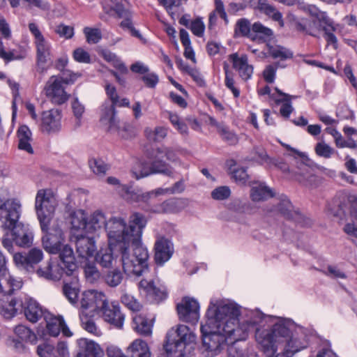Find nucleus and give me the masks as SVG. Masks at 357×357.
Returning a JSON list of instances; mask_svg holds the SVG:
<instances>
[{
    "label": "nucleus",
    "instance_id": "bb28decb",
    "mask_svg": "<svg viewBox=\"0 0 357 357\" xmlns=\"http://www.w3.org/2000/svg\"><path fill=\"white\" fill-rule=\"evenodd\" d=\"M115 218L123 219L121 217H114L107 221L104 213L99 211H95L91 214L89 220H87L86 234H92L96 233L99 230H101L104 226L106 231L107 232V225L110 220Z\"/></svg>",
    "mask_w": 357,
    "mask_h": 357
},
{
    "label": "nucleus",
    "instance_id": "ddd939ff",
    "mask_svg": "<svg viewBox=\"0 0 357 357\" xmlns=\"http://www.w3.org/2000/svg\"><path fill=\"white\" fill-rule=\"evenodd\" d=\"M43 259V253L39 248H32L26 255L17 252L13 255V261L15 265L19 268L28 273L34 272L35 265L40 262Z\"/></svg>",
    "mask_w": 357,
    "mask_h": 357
},
{
    "label": "nucleus",
    "instance_id": "cd10ccee",
    "mask_svg": "<svg viewBox=\"0 0 357 357\" xmlns=\"http://www.w3.org/2000/svg\"><path fill=\"white\" fill-rule=\"evenodd\" d=\"M208 124L217 129L218 132L220 135L222 139L227 142L230 145H235L238 142L237 135L222 122H218L213 117L208 118Z\"/></svg>",
    "mask_w": 357,
    "mask_h": 357
},
{
    "label": "nucleus",
    "instance_id": "13d9d810",
    "mask_svg": "<svg viewBox=\"0 0 357 357\" xmlns=\"http://www.w3.org/2000/svg\"><path fill=\"white\" fill-rule=\"evenodd\" d=\"M37 354L40 357H57L54 347L49 344H42L37 347Z\"/></svg>",
    "mask_w": 357,
    "mask_h": 357
},
{
    "label": "nucleus",
    "instance_id": "de8ad7c7",
    "mask_svg": "<svg viewBox=\"0 0 357 357\" xmlns=\"http://www.w3.org/2000/svg\"><path fill=\"white\" fill-rule=\"evenodd\" d=\"M63 291L65 296L72 304L77 303L79 288L73 283H66L63 287Z\"/></svg>",
    "mask_w": 357,
    "mask_h": 357
},
{
    "label": "nucleus",
    "instance_id": "423d86ee",
    "mask_svg": "<svg viewBox=\"0 0 357 357\" xmlns=\"http://www.w3.org/2000/svg\"><path fill=\"white\" fill-rule=\"evenodd\" d=\"M6 230L2 239L3 247L10 252L13 251V243L20 247H29L32 244L33 234L28 226H25L18 220L10 227H3Z\"/></svg>",
    "mask_w": 357,
    "mask_h": 357
},
{
    "label": "nucleus",
    "instance_id": "f3484780",
    "mask_svg": "<svg viewBox=\"0 0 357 357\" xmlns=\"http://www.w3.org/2000/svg\"><path fill=\"white\" fill-rule=\"evenodd\" d=\"M102 319L114 327L121 329L124 322V315L122 314L120 307L113 303L109 304L108 300L106 304L101 308L100 313Z\"/></svg>",
    "mask_w": 357,
    "mask_h": 357
},
{
    "label": "nucleus",
    "instance_id": "6ab92c4d",
    "mask_svg": "<svg viewBox=\"0 0 357 357\" xmlns=\"http://www.w3.org/2000/svg\"><path fill=\"white\" fill-rule=\"evenodd\" d=\"M123 189L126 190L123 195L124 199L130 202H148L158 196L165 195V190L162 188L146 192L140 190H134L132 187H123Z\"/></svg>",
    "mask_w": 357,
    "mask_h": 357
},
{
    "label": "nucleus",
    "instance_id": "1a4fd4ad",
    "mask_svg": "<svg viewBox=\"0 0 357 357\" xmlns=\"http://www.w3.org/2000/svg\"><path fill=\"white\" fill-rule=\"evenodd\" d=\"M43 236L42 245L45 250L50 254H57L61 250L65 242L64 234L57 222L40 225Z\"/></svg>",
    "mask_w": 357,
    "mask_h": 357
},
{
    "label": "nucleus",
    "instance_id": "338daca9",
    "mask_svg": "<svg viewBox=\"0 0 357 357\" xmlns=\"http://www.w3.org/2000/svg\"><path fill=\"white\" fill-rule=\"evenodd\" d=\"M105 89L107 97L110 99V104H116L119 102V96L116 87L109 83H106Z\"/></svg>",
    "mask_w": 357,
    "mask_h": 357
},
{
    "label": "nucleus",
    "instance_id": "e433bc0d",
    "mask_svg": "<svg viewBox=\"0 0 357 357\" xmlns=\"http://www.w3.org/2000/svg\"><path fill=\"white\" fill-rule=\"evenodd\" d=\"M132 328L139 334L149 336L152 333L153 323L141 314H135L132 317Z\"/></svg>",
    "mask_w": 357,
    "mask_h": 357
},
{
    "label": "nucleus",
    "instance_id": "3c124183",
    "mask_svg": "<svg viewBox=\"0 0 357 357\" xmlns=\"http://www.w3.org/2000/svg\"><path fill=\"white\" fill-rule=\"evenodd\" d=\"M314 151L317 155L324 158H330L335 153V150L324 142H318Z\"/></svg>",
    "mask_w": 357,
    "mask_h": 357
},
{
    "label": "nucleus",
    "instance_id": "79ce46f5",
    "mask_svg": "<svg viewBox=\"0 0 357 357\" xmlns=\"http://www.w3.org/2000/svg\"><path fill=\"white\" fill-rule=\"evenodd\" d=\"M50 273H45L47 280H59L63 274H66L65 266L59 261H49Z\"/></svg>",
    "mask_w": 357,
    "mask_h": 357
},
{
    "label": "nucleus",
    "instance_id": "0eeeda50",
    "mask_svg": "<svg viewBox=\"0 0 357 357\" xmlns=\"http://www.w3.org/2000/svg\"><path fill=\"white\" fill-rule=\"evenodd\" d=\"M195 340L196 335L189 327L179 325L176 330L172 329L168 333L164 349L169 354L178 353L179 356H183L185 346L194 343Z\"/></svg>",
    "mask_w": 357,
    "mask_h": 357
},
{
    "label": "nucleus",
    "instance_id": "2f4dec72",
    "mask_svg": "<svg viewBox=\"0 0 357 357\" xmlns=\"http://www.w3.org/2000/svg\"><path fill=\"white\" fill-rule=\"evenodd\" d=\"M77 344L81 351L76 357H97L102 353L100 346L94 341L81 338L77 340Z\"/></svg>",
    "mask_w": 357,
    "mask_h": 357
},
{
    "label": "nucleus",
    "instance_id": "a18cd8bd",
    "mask_svg": "<svg viewBox=\"0 0 357 357\" xmlns=\"http://www.w3.org/2000/svg\"><path fill=\"white\" fill-rule=\"evenodd\" d=\"M252 31L256 33V36L252 38L254 40L258 39L259 40L265 42L273 35V31L271 29L264 26L259 22L253 24Z\"/></svg>",
    "mask_w": 357,
    "mask_h": 357
},
{
    "label": "nucleus",
    "instance_id": "6e6d98bb",
    "mask_svg": "<svg viewBox=\"0 0 357 357\" xmlns=\"http://www.w3.org/2000/svg\"><path fill=\"white\" fill-rule=\"evenodd\" d=\"M351 222L347 223L343 230L348 235L357 238V213L351 211Z\"/></svg>",
    "mask_w": 357,
    "mask_h": 357
},
{
    "label": "nucleus",
    "instance_id": "72a5a7b5",
    "mask_svg": "<svg viewBox=\"0 0 357 357\" xmlns=\"http://www.w3.org/2000/svg\"><path fill=\"white\" fill-rule=\"evenodd\" d=\"M139 287L142 289L147 296L155 301H161L166 297L165 291L158 288L153 280H142L139 283Z\"/></svg>",
    "mask_w": 357,
    "mask_h": 357
},
{
    "label": "nucleus",
    "instance_id": "8fccbe9b",
    "mask_svg": "<svg viewBox=\"0 0 357 357\" xmlns=\"http://www.w3.org/2000/svg\"><path fill=\"white\" fill-rule=\"evenodd\" d=\"M15 334L22 340L33 342L36 335L29 328L24 325H18L14 328Z\"/></svg>",
    "mask_w": 357,
    "mask_h": 357
},
{
    "label": "nucleus",
    "instance_id": "9b49d317",
    "mask_svg": "<svg viewBox=\"0 0 357 357\" xmlns=\"http://www.w3.org/2000/svg\"><path fill=\"white\" fill-rule=\"evenodd\" d=\"M100 120L102 125L107 127L109 132L116 133L123 138L127 137L125 132L129 126L118 119L114 105L105 102L102 105Z\"/></svg>",
    "mask_w": 357,
    "mask_h": 357
},
{
    "label": "nucleus",
    "instance_id": "a211bd4d",
    "mask_svg": "<svg viewBox=\"0 0 357 357\" xmlns=\"http://www.w3.org/2000/svg\"><path fill=\"white\" fill-rule=\"evenodd\" d=\"M22 303L20 311L23 310L26 319L31 323H36L43 317L45 318L47 313L36 300L26 295L22 297Z\"/></svg>",
    "mask_w": 357,
    "mask_h": 357
},
{
    "label": "nucleus",
    "instance_id": "603ef678",
    "mask_svg": "<svg viewBox=\"0 0 357 357\" xmlns=\"http://www.w3.org/2000/svg\"><path fill=\"white\" fill-rule=\"evenodd\" d=\"M169 120L173 126L182 135L188 134V128L187 125L180 120L178 116L176 114L169 112Z\"/></svg>",
    "mask_w": 357,
    "mask_h": 357
},
{
    "label": "nucleus",
    "instance_id": "4c0bfd02",
    "mask_svg": "<svg viewBox=\"0 0 357 357\" xmlns=\"http://www.w3.org/2000/svg\"><path fill=\"white\" fill-rule=\"evenodd\" d=\"M17 137L19 139L18 147L29 153H33V149L31 144L32 141L31 132L26 126H22L17 130Z\"/></svg>",
    "mask_w": 357,
    "mask_h": 357
},
{
    "label": "nucleus",
    "instance_id": "4d7b16f0",
    "mask_svg": "<svg viewBox=\"0 0 357 357\" xmlns=\"http://www.w3.org/2000/svg\"><path fill=\"white\" fill-rule=\"evenodd\" d=\"M84 33L86 38V41L89 43L96 44L101 39V33L98 29H91L85 27Z\"/></svg>",
    "mask_w": 357,
    "mask_h": 357
},
{
    "label": "nucleus",
    "instance_id": "473e14b6",
    "mask_svg": "<svg viewBox=\"0 0 357 357\" xmlns=\"http://www.w3.org/2000/svg\"><path fill=\"white\" fill-rule=\"evenodd\" d=\"M128 357H150L151 352L148 344L142 339H136L128 347Z\"/></svg>",
    "mask_w": 357,
    "mask_h": 357
},
{
    "label": "nucleus",
    "instance_id": "9d476101",
    "mask_svg": "<svg viewBox=\"0 0 357 357\" xmlns=\"http://www.w3.org/2000/svg\"><path fill=\"white\" fill-rule=\"evenodd\" d=\"M107 296L101 291L88 290L82 293L79 299V313L94 314H99L100 310L106 304Z\"/></svg>",
    "mask_w": 357,
    "mask_h": 357
},
{
    "label": "nucleus",
    "instance_id": "f704fd0d",
    "mask_svg": "<svg viewBox=\"0 0 357 357\" xmlns=\"http://www.w3.org/2000/svg\"><path fill=\"white\" fill-rule=\"evenodd\" d=\"M71 231L73 235L76 231H84L86 234L87 215L82 210H77L70 215Z\"/></svg>",
    "mask_w": 357,
    "mask_h": 357
},
{
    "label": "nucleus",
    "instance_id": "39448f33",
    "mask_svg": "<svg viewBox=\"0 0 357 357\" xmlns=\"http://www.w3.org/2000/svg\"><path fill=\"white\" fill-rule=\"evenodd\" d=\"M59 200L56 193L51 189H40L36 196L35 208L40 225L53 222V217Z\"/></svg>",
    "mask_w": 357,
    "mask_h": 357
},
{
    "label": "nucleus",
    "instance_id": "4be33fe9",
    "mask_svg": "<svg viewBox=\"0 0 357 357\" xmlns=\"http://www.w3.org/2000/svg\"><path fill=\"white\" fill-rule=\"evenodd\" d=\"M108 238V245L101 248L96 255V261L104 268H110L116 261L115 251L119 252V245L116 243L112 244Z\"/></svg>",
    "mask_w": 357,
    "mask_h": 357
},
{
    "label": "nucleus",
    "instance_id": "864d4df0",
    "mask_svg": "<svg viewBox=\"0 0 357 357\" xmlns=\"http://www.w3.org/2000/svg\"><path fill=\"white\" fill-rule=\"evenodd\" d=\"M121 302L132 311H139L142 307L140 303L134 296L128 293L123 294Z\"/></svg>",
    "mask_w": 357,
    "mask_h": 357
},
{
    "label": "nucleus",
    "instance_id": "0e129e2a",
    "mask_svg": "<svg viewBox=\"0 0 357 357\" xmlns=\"http://www.w3.org/2000/svg\"><path fill=\"white\" fill-rule=\"evenodd\" d=\"M255 157L253 159L258 163L263 165L266 164L268 167L271 166V163L273 162V158H271L263 150H255Z\"/></svg>",
    "mask_w": 357,
    "mask_h": 357
},
{
    "label": "nucleus",
    "instance_id": "a878e982",
    "mask_svg": "<svg viewBox=\"0 0 357 357\" xmlns=\"http://www.w3.org/2000/svg\"><path fill=\"white\" fill-rule=\"evenodd\" d=\"M295 178L301 183L306 186H314L317 184L318 178L314 174V169L307 165L301 163L298 167V171L294 174Z\"/></svg>",
    "mask_w": 357,
    "mask_h": 357
},
{
    "label": "nucleus",
    "instance_id": "5fc2aeb1",
    "mask_svg": "<svg viewBox=\"0 0 357 357\" xmlns=\"http://www.w3.org/2000/svg\"><path fill=\"white\" fill-rule=\"evenodd\" d=\"M84 274L88 282H95L100 278V272L93 264H87L84 266Z\"/></svg>",
    "mask_w": 357,
    "mask_h": 357
},
{
    "label": "nucleus",
    "instance_id": "c85d7f7f",
    "mask_svg": "<svg viewBox=\"0 0 357 357\" xmlns=\"http://www.w3.org/2000/svg\"><path fill=\"white\" fill-rule=\"evenodd\" d=\"M274 193L265 183L255 181L252 183L250 197L253 202H263L272 197Z\"/></svg>",
    "mask_w": 357,
    "mask_h": 357
},
{
    "label": "nucleus",
    "instance_id": "2eb2a0df",
    "mask_svg": "<svg viewBox=\"0 0 357 357\" xmlns=\"http://www.w3.org/2000/svg\"><path fill=\"white\" fill-rule=\"evenodd\" d=\"M264 215L266 216H275L280 214L287 218H293L294 207L285 195L280 196L275 200V203L266 206L263 209Z\"/></svg>",
    "mask_w": 357,
    "mask_h": 357
},
{
    "label": "nucleus",
    "instance_id": "a19ab883",
    "mask_svg": "<svg viewBox=\"0 0 357 357\" xmlns=\"http://www.w3.org/2000/svg\"><path fill=\"white\" fill-rule=\"evenodd\" d=\"M79 316L81 325L85 331L96 336H100L102 335L101 331L96 325L93 319H92V316H93V314H83V312H79Z\"/></svg>",
    "mask_w": 357,
    "mask_h": 357
},
{
    "label": "nucleus",
    "instance_id": "aec40b11",
    "mask_svg": "<svg viewBox=\"0 0 357 357\" xmlns=\"http://www.w3.org/2000/svg\"><path fill=\"white\" fill-rule=\"evenodd\" d=\"M61 114L59 109H50L42 114V130L44 132L51 133L56 132L61 128Z\"/></svg>",
    "mask_w": 357,
    "mask_h": 357
},
{
    "label": "nucleus",
    "instance_id": "37998d69",
    "mask_svg": "<svg viewBox=\"0 0 357 357\" xmlns=\"http://www.w3.org/2000/svg\"><path fill=\"white\" fill-rule=\"evenodd\" d=\"M277 93L283 96L281 99L275 100L277 104L282 103L280 112L281 115L285 118H289L291 113L293 112L294 108L291 105V98H292L289 94L282 93L280 89L275 88Z\"/></svg>",
    "mask_w": 357,
    "mask_h": 357
},
{
    "label": "nucleus",
    "instance_id": "c03bdc74",
    "mask_svg": "<svg viewBox=\"0 0 357 357\" xmlns=\"http://www.w3.org/2000/svg\"><path fill=\"white\" fill-rule=\"evenodd\" d=\"M268 53L273 59H287L291 58L293 54L289 50L280 45H266Z\"/></svg>",
    "mask_w": 357,
    "mask_h": 357
},
{
    "label": "nucleus",
    "instance_id": "f03ea898",
    "mask_svg": "<svg viewBox=\"0 0 357 357\" xmlns=\"http://www.w3.org/2000/svg\"><path fill=\"white\" fill-rule=\"evenodd\" d=\"M145 216L132 213L127 225L124 219L115 218L107 225V238L119 245L123 272L128 276H141L149 272V252L142 244V231L146 225Z\"/></svg>",
    "mask_w": 357,
    "mask_h": 357
},
{
    "label": "nucleus",
    "instance_id": "20e7f679",
    "mask_svg": "<svg viewBox=\"0 0 357 357\" xmlns=\"http://www.w3.org/2000/svg\"><path fill=\"white\" fill-rule=\"evenodd\" d=\"M291 326V320L280 319L271 328H256V342L266 356H275L278 345L287 338Z\"/></svg>",
    "mask_w": 357,
    "mask_h": 357
},
{
    "label": "nucleus",
    "instance_id": "7ed1b4c3",
    "mask_svg": "<svg viewBox=\"0 0 357 357\" xmlns=\"http://www.w3.org/2000/svg\"><path fill=\"white\" fill-rule=\"evenodd\" d=\"M180 153L179 149L164 145L147 150L146 156L150 162L144 160H137L132 168V174L136 179L157 174L172 176L174 174L173 167L162 159L165 158L172 163L180 164Z\"/></svg>",
    "mask_w": 357,
    "mask_h": 357
},
{
    "label": "nucleus",
    "instance_id": "f257e3e1",
    "mask_svg": "<svg viewBox=\"0 0 357 357\" xmlns=\"http://www.w3.org/2000/svg\"><path fill=\"white\" fill-rule=\"evenodd\" d=\"M239 307L229 301L213 298L206 312V321L202 324L203 347L206 355H218L227 344L228 357H259L253 349L236 344L246 340L250 331L261 324L266 316L258 310H245L241 320Z\"/></svg>",
    "mask_w": 357,
    "mask_h": 357
},
{
    "label": "nucleus",
    "instance_id": "09e8293b",
    "mask_svg": "<svg viewBox=\"0 0 357 357\" xmlns=\"http://www.w3.org/2000/svg\"><path fill=\"white\" fill-rule=\"evenodd\" d=\"M89 165L93 172L97 175H104L108 169L107 165L100 158H91Z\"/></svg>",
    "mask_w": 357,
    "mask_h": 357
},
{
    "label": "nucleus",
    "instance_id": "f8f14e48",
    "mask_svg": "<svg viewBox=\"0 0 357 357\" xmlns=\"http://www.w3.org/2000/svg\"><path fill=\"white\" fill-rule=\"evenodd\" d=\"M69 82L58 76H52L45 84L44 91L46 97L55 105H62L69 98L64 84Z\"/></svg>",
    "mask_w": 357,
    "mask_h": 357
},
{
    "label": "nucleus",
    "instance_id": "5701e85b",
    "mask_svg": "<svg viewBox=\"0 0 357 357\" xmlns=\"http://www.w3.org/2000/svg\"><path fill=\"white\" fill-rule=\"evenodd\" d=\"M34 44L36 48L37 70L44 73L47 70L46 64L51 59V46L45 39Z\"/></svg>",
    "mask_w": 357,
    "mask_h": 357
},
{
    "label": "nucleus",
    "instance_id": "4468645a",
    "mask_svg": "<svg viewBox=\"0 0 357 357\" xmlns=\"http://www.w3.org/2000/svg\"><path fill=\"white\" fill-rule=\"evenodd\" d=\"M177 312L180 319L183 321L196 324L199 319V305L190 297H185L177 305Z\"/></svg>",
    "mask_w": 357,
    "mask_h": 357
},
{
    "label": "nucleus",
    "instance_id": "c9c22d12",
    "mask_svg": "<svg viewBox=\"0 0 357 357\" xmlns=\"http://www.w3.org/2000/svg\"><path fill=\"white\" fill-rule=\"evenodd\" d=\"M255 8L278 22L280 26H284L282 13L270 5L267 0H258Z\"/></svg>",
    "mask_w": 357,
    "mask_h": 357
},
{
    "label": "nucleus",
    "instance_id": "bf43d9fd",
    "mask_svg": "<svg viewBox=\"0 0 357 357\" xmlns=\"http://www.w3.org/2000/svg\"><path fill=\"white\" fill-rule=\"evenodd\" d=\"M55 32L62 38L70 39L74 36V28L71 26L61 24L56 26Z\"/></svg>",
    "mask_w": 357,
    "mask_h": 357
},
{
    "label": "nucleus",
    "instance_id": "680f3d73",
    "mask_svg": "<svg viewBox=\"0 0 357 357\" xmlns=\"http://www.w3.org/2000/svg\"><path fill=\"white\" fill-rule=\"evenodd\" d=\"M189 29L195 36L202 37L204 32L205 25L202 19L197 18L191 22Z\"/></svg>",
    "mask_w": 357,
    "mask_h": 357
},
{
    "label": "nucleus",
    "instance_id": "58836bf2",
    "mask_svg": "<svg viewBox=\"0 0 357 357\" xmlns=\"http://www.w3.org/2000/svg\"><path fill=\"white\" fill-rule=\"evenodd\" d=\"M44 319L46 321V328L48 334L53 337L58 336L63 324V318L54 316L50 312H47L45 314Z\"/></svg>",
    "mask_w": 357,
    "mask_h": 357
},
{
    "label": "nucleus",
    "instance_id": "e2e57ef3",
    "mask_svg": "<svg viewBox=\"0 0 357 357\" xmlns=\"http://www.w3.org/2000/svg\"><path fill=\"white\" fill-rule=\"evenodd\" d=\"M73 56L74 59L77 62L84 63H89L91 62L89 54L81 47L75 50Z\"/></svg>",
    "mask_w": 357,
    "mask_h": 357
},
{
    "label": "nucleus",
    "instance_id": "393cba45",
    "mask_svg": "<svg viewBox=\"0 0 357 357\" xmlns=\"http://www.w3.org/2000/svg\"><path fill=\"white\" fill-rule=\"evenodd\" d=\"M22 286L21 280L14 278L7 270L0 271V294L10 295Z\"/></svg>",
    "mask_w": 357,
    "mask_h": 357
},
{
    "label": "nucleus",
    "instance_id": "6e6552de",
    "mask_svg": "<svg viewBox=\"0 0 357 357\" xmlns=\"http://www.w3.org/2000/svg\"><path fill=\"white\" fill-rule=\"evenodd\" d=\"M21 206L20 201L10 198L8 189H0V221L2 227H10L19 220Z\"/></svg>",
    "mask_w": 357,
    "mask_h": 357
},
{
    "label": "nucleus",
    "instance_id": "ea45409f",
    "mask_svg": "<svg viewBox=\"0 0 357 357\" xmlns=\"http://www.w3.org/2000/svg\"><path fill=\"white\" fill-rule=\"evenodd\" d=\"M168 128L165 126H157L154 128L146 127L144 129L146 138L151 142H159L166 138Z\"/></svg>",
    "mask_w": 357,
    "mask_h": 357
},
{
    "label": "nucleus",
    "instance_id": "69168bd1",
    "mask_svg": "<svg viewBox=\"0 0 357 357\" xmlns=\"http://www.w3.org/2000/svg\"><path fill=\"white\" fill-rule=\"evenodd\" d=\"M142 79L149 88H154L159 81L158 76L154 73H149V71L142 77Z\"/></svg>",
    "mask_w": 357,
    "mask_h": 357
},
{
    "label": "nucleus",
    "instance_id": "c756f323",
    "mask_svg": "<svg viewBox=\"0 0 357 357\" xmlns=\"http://www.w3.org/2000/svg\"><path fill=\"white\" fill-rule=\"evenodd\" d=\"M59 253V262L62 264L66 270V275H71L77 269V264L75 262V257L73 249L68 245L63 243Z\"/></svg>",
    "mask_w": 357,
    "mask_h": 357
},
{
    "label": "nucleus",
    "instance_id": "b1692460",
    "mask_svg": "<svg viewBox=\"0 0 357 357\" xmlns=\"http://www.w3.org/2000/svg\"><path fill=\"white\" fill-rule=\"evenodd\" d=\"M229 59L233 63L234 68L238 71L240 77L244 79H249L253 73V66L248 63L246 55L239 56L237 54L229 55Z\"/></svg>",
    "mask_w": 357,
    "mask_h": 357
},
{
    "label": "nucleus",
    "instance_id": "7c9ffc66",
    "mask_svg": "<svg viewBox=\"0 0 357 357\" xmlns=\"http://www.w3.org/2000/svg\"><path fill=\"white\" fill-rule=\"evenodd\" d=\"M22 305V297L12 298L10 301L0 298V313L4 318L10 319L21 310Z\"/></svg>",
    "mask_w": 357,
    "mask_h": 357
},
{
    "label": "nucleus",
    "instance_id": "49530a36",
    "mask_svg": "<svg viewBox=\"0 0 357 357\" xmlns=\"http://www.w3.org/2000/svg\"><path fill=\"white\" fill-rule=\"evenodd\" d=\"M104 278L108 286L116 287L121 283L123 275L119 269L115 268L108 271L105 275Z\"/></svg>",
    "mask_w": 357,
    "mask_h": 357
},
{
    "label": "nucleus",
    "instance_id": "774afa93",
    "mask_svg": "<svg viewBox=\"0 0 357 357\" xmlns=\"http://www.w3.org/2000/svg\"><path fill=\"white\" fill-rule=\"evenodd\" d=\"M107 357H128L126 356L121 349L116 346H108L106 350Z\"/></svg>",
    "mask_w": 357,
    "mask_h": 357
},
{
    "label": "nucleus",
    "instance_id": "dca6fc26",
    "mask_svg": "<svg viewBox=\"0 0 357 357\" xmlns=\"http://www.w3.org/2000/svg\"><path fill=\"white\" fill-rule=\"evenodd\" d=\"M73 238L76 246V251L82 258L93 257L96 252L95 238L83 234H74Z\"/></svg>",
    "mask_w": 357,
    "mask_h": 357
},
{
    "label": "nucleus",
    "instance_id": "412c9836",
    "mask_svg": "<svg viewBox=\"0 0 357 357\" xmlns=\"http://www.w3.org/2000/svg\"><path fill=\"white\" fill-rule=\"evenodd\" d=\"M174 252L173 244L168 239L160 237L155 243V261L157 264L162 265L167 261Z\"/></svg>",
    "mask_w": 357,
    "mask_h": 357
},
{
    "label": "nucleus",
    "instance_id": "052dcab7",
    "mask_svg": "<svg viewBox=\"0 0 357 357\" xmlns=\"http://www.w3.org/2000/svg\"><path fill=\"white\" fill-rule=\"evenodd\" d=\"M231 194L230 189L227 186L216 188L211 192V197L216 200H224L227 199Z\"/></svg>",
    "mask_w": 357,
    "mask_h": 357
}]
</instances>
